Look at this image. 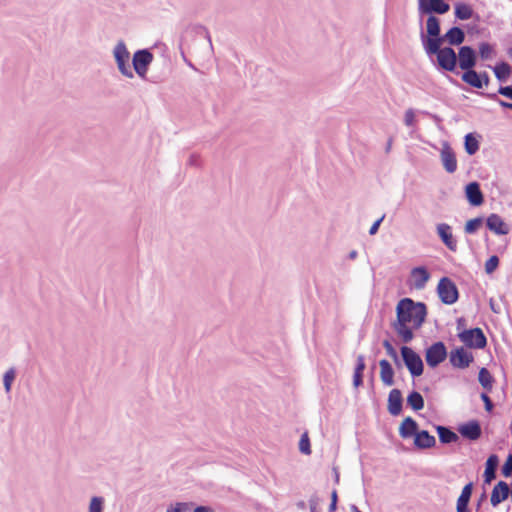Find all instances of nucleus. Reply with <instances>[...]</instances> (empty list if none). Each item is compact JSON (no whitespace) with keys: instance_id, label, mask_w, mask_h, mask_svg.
<instances>
[{"instance_id":"51","label":"nucleus","mask_w":512,"mask_h":512,"mask_svg":"<svg viewBox=\"0 0 512 512\" xmlns=\"http://www.w3.org/2000/svg\"><path fill=\"white\" fill-rule=\"evenodd\" d=\"M194 512H214L212 508L207 506H198L195 508Z\"/></svg>"},{"instance_id":"47","label":"nucleus","mask_w":512,"mask_h":512,"mask_svg":"<svg viewBox=\"0 0 512 512\" xmlns=\"http://www.w3.org/2000/svg\"><path fill=\"white\" fill-rule=\"evenodd\" d=\"M498 92L499 94L512 99V86L500 87Z\"/></svg>"},{"instance_id":"10","label":"nucleus","mask_w":512,"mask_h":512,"mask_svg":"<svg viewBox=\"0 0 512 512\" xmlns=\"http://www.w3.org/2000/svg\"><path fill=\"white\" fill-rule=\"evenodd\" d=\"M153 55L147 50H141L134 54L133 66L135 71L143 76L147 71V66L152 62Z\"/></svg>"},{"instance_id":"15","label":"nucleus","mask_w":512,"mask_h":512,"mask_svg":"<svg viewBox=\"0 0 512 512\" xmlns=\"http://www.w3.org/2000/svg\"><path fill=\"white\" fill-rule=\"evenodd\" d=\"M486 225L489 230L497 235H506L509 232L507 224L498 214H491L486 220Z\"/></svg>"},{"instance_id":"26","label":"nucleus","mask_w":512,"mask_h":512,"mask_svg":"<svg viewBox=\"0 0 512 512\" xmlns=\"http://www.w3.org/2000/svg\"><path fill=\"white\" fill-rule=\"evenodd\" d=\"M436 430L442 443H452L458 440V435L444 426H437Z\"/></svg>"},{"instance_id":"19","label":"nucleus","mask_w":512,"mask_h":512,"mask_svg":"<svg viewBox=\"0 0 512 512\" xmlns=\"http://www.w3.org/2000/svg\"><path fill=\"white\" fill-rule=\"evenodd\" d=\"M460 434L469 439V440H477L481 436V427L477 421H470L459 428Z\"/></svg>"},{"instance_id":"35","label":"nucleus","mask_w":512,"mask_h":512,"mask_svg":"<svg viewBox=\"0 0 512 512\" xmlns=\"http://www.w3.org/2000/svg\"><path fill=\"white\" fill-rule=\"evenodd\" d=\"M472 489H473L472 483L466 484L463 487L461 494L457 499V503L469 504V501H470V498L472 495Z\"/></svg>"},{"instance_id":"4","label":"nucleus","mask_w":512,"mask_h":512,"mask_svg":"<svg viewBox=\"0 0 512 512\" xmlns=\"http://www.w3.org/2000/svg\"><path fill=\"white\" fill-rule=\"evenodd\" d=\"M401 354L410 373L413 376H420L423 373V362L420 356L407 346L401 348Z\"/></svg>"},{"instance_id":"9","label":"nucleus","mask_w":512,"mask_h":512,"mask_svg":"<svg viewBox=\"0 0 512 512\" xmlns=\"http://www.w3.org/2000/svg\"><path fill=\"white\" fill-rule=\"evenodd\" d=\"M438 64L447 71H454L457 64V56L450 47L442 48L437 54Z\"/></svg>"},{"instance_id":"16","label":"nucleus","mask_w":512,"mask_h":512,"mask_svg":"<svg viewBox=\"0 0 512 512\" xmlns=\"http://www.w3.org/2000/svg\"><path fill=\"white\" fill-rule=\"evenodd\" d=\"M509 486L506 482L500 481L496 484L492 490L490 502L492 506L496 507L498 504L508 498Z\"/></svg>"},{"instance_id":"32","label":"nucleus","mask_w":512,"mask_h":512,"mask_svg":"<svg viewBox=\"0 0 512 512\" xmlns=\"http://www.w3.org/2000/svg\"><path fill=\"white\" fill-rule=\"evenodd\" d=\"M495 76L501 80H506L511 74V67L508 63L502 62L494 67Z\"/></svg>"},{"instance_id":"11","label":"nucleus","mask_w":512,"mask_h":512,"mask_svg":"<svg viewBox=\"0 0 512 512\" xmlns=\"http://www.w3.org/2000/svg\"><path fill=\"white\" fill-rule=\"evenodd\" d=\"M459 67L462 70L472 69L476 63L475 51L469 46H463L458 53Z\"/></svg>"},{"instance_id":"13","label":"nucleus","mask_w":512,"mask_h":512,"mask_svg":"<svg viewBox=\"0 0 512 512\" xmlns=\"http://www.w3.org/2000/svg\"><path fill=\"white\" fill-rule=\"evenodd\" d=\"M437 233L445 244V246L450 250L455 252L457 250V241L454 239L452 234L451 226L446 223H441L437 225Z\"/></svg>"},{"instance_id":"18","label":"nucleus","mask_w":512,"mask_h":512,"mask_svg":"<svg viewBox=\"0 0 512 512\" xmlns=\"http://www.w3.org/2000/svg\"><path fill=\"white\" fill-rule=\"evenodd\" d=\"M402 401L400 390L392 389L388 396V411L391 415L397 416L401 413Z\"/></svg>"},{"instance_id":"27","label":"nucleus","mask_w":512,"mask_h":512,"mask_svg":"<svg viewBox=\"0 0 512 512\" xmlns=\"http://www.w3.org/2000/svg\"><path fill=\"white\" fill-rule=\"evenodd\" d=\"M478 380L481 384V386L487 390L491 391L494 379L491 375V373L486 368H481L478 375Z\"/></svg>"},{"instance_id":"36","label":"nucleus","mask_w":512,"mask_h":512,"mask_svg":"<svg viewBox=\"0 0 512 512\" xmlns=\"http://www.w3.org/2000/svg\"><path fill=\"white\" fill-rule=\"evenodd\" d=\"M299 450L305 454V455H309L311 454V448H310V440H309V436H308V433L305 432L304 434H302L301 438H300V441H299Z\"/></svg>"},{"instance_id":"29","label":"nucleus","mask_w":512,"mask_h":512,"mask_svg":"<svg viewBox=\"0 0 512 512\" xmlns=\"http://www.w3.org/2000/svg\"><path fill=\"white\" fill-rule=\"evenodd\" d=\"M473 10L468 4L459 3L455 6V16L460 20H468L472 17Z\"/></svg>"},{"instance_id":"8","label":"nucleus","mask_w":512,"mask_h":512,"mask_svg":"<svg viewBox=\"0 0 512 512\" xmlns=\"http://www.w3.org/2000/svg\"><path fill=\"white\" fill-rule=\"evenodd\" d=\"M472 361L473 355L463 347L457 348L450 353V362L456 368H467Z\"/></svg>"},{"instance_id":"40","label":"nucleus","mask_w":512,"mask_h":512,"mask_svg":"<svg viewBox=\"0 0 512 512\" xmlns=\"http://www.w3.org/2000/svg\"><path fill=\"white\" fill-rule=\"evenodd\" d=\"M103 500L100 497H93L90 502L89 512H102Z\"/></svg>"},{"instance_id":"25","label":"nucleus","mask_w":512,"mask_h":512,"mask_svg":"<svg viewBox=\"0 0 512 512\" xmlns=\"http://www.w3.org/2000/svg\"><path fill=\"white\" fill-rule=\"evenodd\" d=\"M498 465V457L493 454L490 455L486 462V468L484 472V478L486 483H490L495 478V470Z\"/></svg>"},{"instance_id":"20","label":"nucleus","mask_w":512,"mask_h":512,"mask_svg":"<svg viewBox=\"0 0 512 512\" xmlns=\"http://www.w3.org/2000/svg\"><path fill=\"white\" fill-rule=\"evenodd\" d=\"M379 366L381 381L386 386H392L394 384V371L391 364L386 359H382L379 362Z\"/></svg>"},{"instance_id":"44","label":"nucleus","mask_w":512,"mask_h":512,"mask_svg":"<svg viewBox=\"0 0 512 512\" xmlns=\"http://www.w3.org/2000/svg\"><path fill=\"white\" fill-rule=\"evenodd\" d=\"M365 367L366 366H365L364 356L363 355H359L357 357V365H356L355 371L363 373V371L365 370Z\"/></svg>"},{"instance_id":"1","label":"nucleus","mask_w":512,"mask_h":512,"mask_svg":"<svg viewBox=\"0 0 512 512\" xmlns=\"http://www.w3.org/2000/svg\"><path fill=\"white\" fill-rule=\"evenodd\" d=\"M397 319L393 328L404 343L414 337V330L419 329L425 321L427 309L424 303H416L410 298L400 300L396 307Z\"/></svg>"},{"instance_id":"46","label":"nucleus","mask_w":512,"mask_h":512,"mask_svg":"<svg viewBox=\"0 0 512 512\" xmlns=\"http://www.w3.org/2000/svg\"><path fill=\"white\" fill-rule=\"evenodd\" d=\"M481 399L483 400V402L485 404V409L490 412L493 409V404H492L490 397L487 394L482 393Z\"/></svg>"},{"instance_id":"38","label":"nucleus","mask_w":512,"mask_h":512,"mask_svg":"<svg viewBox=\"0 0 512 512\" xmlns=\"http://www.w3.org/2000/svg\"><path fill=\"white\" fill-rule=\"evenodd\" d=\"M499 265V258L495 255L491 256L485 263V271L487 274L493 273Z\"/></svg>"},{"instance_id":"17","label":"nucleus","mask_w":512,"mask_h":512,"mask_svg":"<svg viewBox=\"0 0 512 512\" xmlns=\"http://www.w3.org/2000/svg\"><path fill=\"white\" fill-rule=\"evenodd\" d=\"M466 197L473 206H479L483 203L484 198L477 182L469 183L465 188Z\"/></svg>"},{"instance_id":"23","label":"nucleus","mask_w":512,"mask_h":512,"mask_svg":"<svg viewBox=\"0 0 512 512\" xmlns=\"http://www.w3.org/2000/svg\"><path fill=\"white\" fill-rule=\"evenodd\" d=\"M462 80L474 88L480 89L483 87V81L481 80V75L478 74L473 69L465 70V72L462 75Z\"/></svg>"},{"instance_id":"49","label":"nucleus","mask_w":512,"mask_h":512,"mask_svg":"<svg viewBox=\"0 0 512 512\" xmlns=\"http://www.w3.org/2000/svg\"><path fill=\"white\" fill-rule=\"evenodd\" d=\"M383 220V217H381L380 219H378L377 221H375L373 223V225L370 227V230H369V233L371 235H374L377 231H378V228L380 226V223L382 222Z\"/></svg>"},{"instance_id":"34","label":"nucleus","mask_w":512,"mask_h":512,"mask_svg":"<svg viewBox=\"0 0 512 512\" xmlns=\"http://www.w3.org/2000/svg\"><path fill=\"white\" fill-rule=\"evenodd\" d=\"M483 225V219L481 217L470 219L466 222L464 231L467 234L475 233Z\"/></svg>"},{"instance_id":"53","label":"nucleus","mask_w":512,"mask_h":512,"mask_svg":"<svg viewBox=\"0 0 512 512\" xmlns=\"http://www.w3.org/2000/svg\"><path fill=\"white\" fill-rule=\"evenodd\" d=\"M499 103H500V105L502 107L512 109V103H508V102H505V101H500Z\"/></svg>"},{"instance_id":"52","label":"nucleus","mask_w":512,"mask_h":512,"mask_svg":"<svg viewBox=\"0 0 512 512\" xmlns=\"http://www.w3.org/2000/svg\"><path fill=\"white\" fill-rule=\"evenodd\" d=\"M481 80L483 81V86H487L489 84V76L486 72L481 73Z\"/></svg>"},{"instance_id":"43","label":"nucleus","mask_w":512,"mask_h":512,"mask_svg":"<svg viewBox=\"0 0 512 512\" xmlns=\"http://www.w3.org/2000/svg\"><path fill=\"white\" fill-rule=\"evenodd\" d=\"M404 121H405V124L407 126H412L415 122V113L412 109H408L406 112H405V117H404Z\"/></svg>"},{"instance_id":"3","label":"nucleus","mask_w":512,"mask_h":512,"mask_svg":"<svg viewBox=\"0 0 512 512\" xmlns=\"http://www.w3.org/2000/svg\"><path fill=\"white\" fill-rule=\"evenodd\" d=\"M459 339L468 347L482 349L486 346L487 340L480 328L464 330L459 333Z\"/></svg>"},{"instance_id":"21","label":"nucleus","mask_w":512,"mask_h":512,"mask_svg":"<svg viewBox=\"0 0 512 512\" xmlns=\"http://www.w3.org/2000/svg\"><path fill=\"white\" fill-rule=\"evenodd\" d=\"M414 443L417 447L425 449L433 447L436 443V440L434 436L423 430L416 433Z\"/></svg>"},{"instance_id":"24","label":"nucleus","mask_w":512,"mask_h":512,"mask_svg":"<svg viewBox=\"0 0 512 512\" xmlns=\"http://www.w3.org/2000/svg\"><path fill=\"white\" fill-rule=\"evenodd\" d=\"M444 38L451 45H460L465 39V34L459 27H453L447 31Z\"/></svg>"},{"instance_id":"50","label":"nucleus","mask_w":512,"mask_h":512,"mask_svg":"<svg viewBox=\"0 0 512 512\" xmlns=\"http://www.w3.org/2000/svg\"><path fill=\"white\" fill-rule=\"evenodd\" d=\"M456 511L457 512H470V510L468 508V504H463V503L456 504Z\"/></svg>"},{"instance_id":"12","label":"nucleus","mask_w":512,"mask_h":512,"mask_svg":"<svg viewBox=\"0 0 512 512\" xmlns=\"http://www.w3.org/2000/svg\"><path fill=\"white\" fill-rule=\"evenodd\" d=\"M441 161L448 173H454L457 169V159L453 149L445 143L441 149Z\"/></svg>"},{"instance_id":"5","label":"nucleus","mask_w":512,"mask_h":512,"mask_svg":"<svg viewBox=\"0 0 512 512\" xmlns=\"http://www.w3.org/2000/svg\"><path fill=\"white\" fill-rule=\"evenodd\" d=\"M446 356L445 345L442 342H436L427 349L425 359L430 367H436L445 360Z\"/></svg>"},{"instance_id":"54","label":"nucleus","mask_w":512,"mask_h":512,"mask_svg":"<svg viewBox=\"0 0 512 512\" xmlns=\"http://www.w3.org/2000/svg\"><path fill=\"white\" fill-rule=\"evenodd\" d=\"M180 505L181 504H177L175 508L168 510L167 512H181Z\"/></svg>"},{"instance_id":"42","label":"nucleus","mask_w":512,"mask_h":512,"mask_svg":"<svg viewBox=\"0 0 512 512\" xmlns=\"http://www.w3.org/2000/svg\"><path fill=\"white\" fill-rule=\"evenodd\" d=\"M383 346L387 352V354L393 358L394 360H397L398 359V355H397V352L395 350V348L393 347V345L390 343V341L388 340H384L383 342Z\"/></svg>"},{"instance_id":"45","label":"nucleus","mask_w":512,"mask_h":512,"mask_svg":"<svg viewBox=\"0 0 512 512\" xmlns=\"http://www.w3.org/2000/svg\"><path fill=\"white\" fill-rule=\"evenodd\" d=\"M363 383V373L354 371L353 385L357 388Z\"/></svg>"},{"instance_id":"14","label":"nucleus","mask_w":512,"mask_h":512,"mask_svg":"<svg viewBox=\"0 0 512 512\" xmlns=\"http://www.w3.org/2000/svg\"><path fill=\"white\" fill-rule=\"evenodd\" d=\"M411 281L412 286L415 289L421 290L425 287L426 283L430 279V273L425 267H416L411 270Z\"/></svg>"},{"instance_id":"6","label":"nucleus","mask_w":512,"mask_h":512,"mask_svg":"<svg viewBox=\"0 0 512 512\" xmlns=\"http://www.w3.org/2000/svg\"><path fill=\"white\" fill-rule=\"evenodd\" d=\"M450 6L444 0H418V10L422 14L438 13L444 14L448 12Z\"/></svg>"},{"instance_id":"7","label":"nucleus","mask_w":512,"mask_h":512,"mask_svg":"<svg viewBox=\"0 0 512 512\" xmlns=\"http://www.w3.org/2000/svg\"><path fill=\"white\" fill-rule=\"evenodd\" d=\"M114 56L121 73L125 76L132 77L133 74L128 65L130 54L123 43L116 45L114 49Z\"/></svg>"},{"instance_id":"22","label":"nucleus","mask_w":512,"mask_h":512,"mask_svg":"<svg viewBox=\"0 0 512 512\" xmlns=\"http://www.w3.org/2000/svg\"><path fill=\"white\" fill-rule=\"evenodd\" d=\"M417 433V423L411 417L405 418L399 428V434L403 438H408Z\"/></svg>"},{"instance_id":"41","label":"nucleus","mask_w":512,"mask_h":512,"mask_svg":"<svg viewBox=\"0 0 512 512\" xmlns=\"http://www.w3.org/2000/svg\"><path fill=\"white\" fill-rule=\"evenodd\" d=\"M502 474L505 477H510L512 475V454L507 457L504 465L502 466Z\"/></svg>"},{"instance_id":"2","label":"nucleus","mask_w":512,"mask_h":512,"mask_svg":"<svg viewBox=\"0 0 512 512\" xmlns=\"http://www.w3.org/2000/svg\"><path fill=\"white\" fill-rule=\"evenodd\" d=\"M437 293L440 300L447 305L454 304L459 296L455 283L448 277H443L439 280Z\"/></svg>"},{"instance_id":"48","label":"nucleus","mask_w":512,"mask_h":512,"mask_svg":"<svg viewBox=\"0 0 512 512\" xmlns=\"http://www.w3.org/2000/svg\"><path fill=\"white\" fill-rule=\"evenodd\" d=\"M337 500H338L337 491L334 490L331 494V504L329 507L330 512H334L336 510Z\"/></svg>"},{"instance_id":"56","label":"nucleus","mask_w":512,"mask_h":512,"mask_svg":"<svg viewBox=\"0 0 512 512\" xmlns=\"http://www.w3.org/2000/svg\"><path fill=\"white\" fill-rule=\"evenodd\" d=\"M355 255H356V252H352V253H351V257H352V258H354V257H355Z\"/></svg>"},{"instance_id":"28","label":"nucleus","mask_w":512,"mask_h":512,"mask_svg":"<svg viewBox=\"0 0 512 512\" xmlns=\"http://www.w3.org/2000/svg\"><path fill=\"white\" fill-rule=\"evenodd\" d=\"M407 403L415 411H419L424 407V399L417 391H413L408 395Z\"/></svg>"},{"instance_id":"55","label":"nucleus","mask_w":512,"mask_h":512,"mask_svg":"<svg viewBox=\"0 0 512 512\" xmlns=\"http://www.w3.org/2000/svg\"><path fill=\"white\" fill-rule=\"evenodd\" d=\"M352 512H361L355 505L351 507Z\"/></svg>"},{"instance_id":"39","label":"nucleus","mask_w":512,"mask_h":512,"mask_svg":"<svg viewBox=\"0 0 512 512\" xmlns=\"http://www.w3.org/2000/svg\"><path fill=\"white\" fill-rule=\"evenodd\" d=\"M14 379H15V371H14V369L11 368L5 373L4 379H3L6 392L10 391L11 385H12V382L14 381Z\"/></svg>"},{"instance_id":"31","label":"nucleus","mask_w":512,"mask_h":512,"mask_svg":"<svg viewBox=\"0 0 512 512\" xmlns=\"http://www.w3.org/2000/svg\"><path fill=\"white\" fill-rule=\"evenodd\" d=\"M442 39L439 37H429L425 42V49L428 54H438L442 50L440 48Z\"/></svg>"},{"instance_id":"30","label":"nucleus","mask_w":512,"mask_h":512,"mask_svg":"<svg viewBox=\"0 0 512 512\" xmlns=\"http://www.w3.org/2000/svg\"><path fill=\"white\" fill-rule=\"evenodd\" d=\"M427 33L430 37H439L440 23L437 17L429 16L426 21Z\"/></svg>"},{"instance_id":"33","label":"nucleus","mask_w":512,"mask_h":512,"mask_svg":"<svg viewBox=\"0 0 512 512\" xmlns=\"http://www.w3.org/2000/svg\"><path fill=\"white\" fill-rule=\"evenodd\" d=\"M479 149L478 140L472 135L467 134L465 136V150L469 155H474Z\"/></svg>"},{"instance_id":"37","label":"nucleus","mask_w":512,"mask_h":512,"mask_svg":"<svg viewBox=\"0 0 512 512\" xmlns=\"http://www.w3.org/2000/svg\"><path fill=\"white\" fill-rule=\"evenodd\" d=\"M493 53V48L489 43L483 42L479 45V54L482 59L491 58Z\"/></svg>"}]
</instances>
